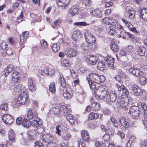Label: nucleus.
<instances>
[{
	"label": "nucleus",
	"mask_w": 147,
	"mask_h": 147,
	"mask_svg": "<svg viewBox=\"0 0 147 147\" xmlns=\"http://www.w3.org/2000/svg\"><path fill=\"white\" fill-rule=\"evenodd\" d=\"M109 93L107 89L101 87L99 89H96L94 91V96L97 99V98L101 99L106 98L107 99L109 100Z\"/></svg>",
	"instance_id": "obj_1"
},
{
	"label": "nucleus",
	"mask_w": 147,
	"mask_h": 147,
	"mask_svg": "<svg viewBox=\"0 0 147 147\" xmlns=\"http://www.w3.org/2000/svg\"><path fill=\"white\" fill-rule=\"evenodd\" d=\"M89 77L92 81L98 84L104 82L105 79L103 75L100 76L97 74L94 73L90 74Z\"/></svg>",
	"instance_id": "obj_2"
},
{
	"label": "nucleus",
	"mask_w": 147,
	"mask_h": 147,
	"mask_svg": "<svg viewBox=\"0 0 147 147\" xmlns=\"http://www.w3.org/2000/svg\"><path fill=\"white\" fill-rule=\"evenodd\" d=\"M128 100L127 98H122L120 99H119L117 100V102L115 107L117 108H122L126 107L128 105Z\"/></svg>",
	"instance_id": "obj_3"
},
{
	"label": "nucleus",
	"mask_w": 147,
	"mask_h": 147,
	"mask_svg": "<svg viewBox=\"0 0 147 147\" xmlns=\"http://www.w3.org/2000/svg\"><path fill=\"white\" fill-rule=\"evenodd\" d=\"M141 109L138 107L135 106H131L130 108V114L133 117H138L142 114Z\"/></svg>",
	"instance_id": "obj_4"
},
{
	"label": "nucleus",
	"mask_w": 147,
	"mask_h": 147,
	"mask_svg": "<svg viewBox=\"0 0 147 147\" xmlns=\"http://www.w3.org/2000/svg\"><path fill=\"white\" fill-rule=\"evenodd\" d=\"M28 101L27 96L26 93L23 91L20 94L18 98L16 103L18 105H23Z\"/></svg>",
	"instance_id": "obj_5"
},
{
	"label": "nucleus",
	"mask_w": 147,
	"mask_h": 147,
	"mask_svg": "<svg viewBox=\"0 0 147 147\" xmlns=\"http://www.w3.org/2000/svg\"><path fill=\"white\" fill-rule=\"evenodd\" d=\"M84 35L86 41L92 43L95 42L96 39L95 37L88 30H85Z\"/></svg>",
	"instance_id": "obj_6"
},
{
	"label": "nucleus",
	"mask_w": 147,
	"mask_h": 147,
	"mask_svg": "<svg viewBox=\"0 0 147 147\" xmlns=\"http://www.w3.org/2000/svg\"><path fill=\"white\" fill-rule=\"evenodd\" d=\"M129 72L135 77H139L143 74L142 71L139 68L134 66H131L129 69Z\"/></svg>",
	"instance_id": "obj_7"
},
{
	"label": "nucleus",
	"mask_w": 147,
	"mask_h": 147,
	"mask_svg": "<svg viewBox=\"0 0 147 147\" xmlns=\"http://www.w3.org/2000/svg\"><path fill=\"white\" fill-rule=\"evenodd\" d=\"M138 14L140 18L144 21H147V8L140 7L138 10Z\"/></svg>",
	"instance_id": "obj_8"
},
{
	"label": "nucleus",
	"mask_w": 147,
	"mask_h": 147,
	"mask_svg": "<svg viewBox=\"0 0 147 147\" xmlns=\"http://www.w3.org/2000/svg\"><path fill=\"white\" fill-rule=\"evenodd\" d=\"M65 55L68 58H72L76 57L77 51L70 47L67 48L65 50Z\"/></svg>",
	"instance_id": "obj_9"
},
{
	"label": "nucleus",
	"mask_w": 147,
	"mask_h": 147,
	"mask_svg": "<svg viewBox=\"0 0 147 147\" xmlns=\"http://www.w3.org/2000/svg\"><path fill=\"white\" fill-rule=\"evenodd\" d=\"M98 59V57L97 56L90 55L87 56L86 60L88 64L95 65Z\"/></svg>",
	"instance_id": "obj_10"
},
{
	"label": "nucleus",
	"mask_w": 147,
	"mask_h": 147,
	"mask_svg": "<svg viewBox=\"0 0 147 147\" xmlns=\"http://www.w3.org/2000/svg\"><path fill=\"white\" fill-rule=\"evenodd\" d=\"M2 120L5 123L7 124H11L14 120L13 117L9 114L3 115L2 118Z\"/></svg>",
	"instance_id": "obj_11"
},
{
	"label": "nucleus",
	"mask_w": 147,
	"mask_h": 147,
	"mask_svg": "<svg viewBox=\"0 0 147 147\" xmlns=\"http://www.w3.org/2000/svg\"><path fill=\"white\" fill-rule=\"evenodd\" d=\"M131 89L134 95L136 96H139L143 94V90L137 86H133L131 87Z\"/></svg>",
	"instance_id": "obj_12"
},
{
	"label": "nucleus",
	"mask_w": 147,
	"mask_h": 147,
	"mask_svg": "<svg viewBox=\"0 0 147 147\" xmlns=\"http://www.w3.org/2000/svg\"><path fill=\"white\" fill-rule=\"evenodd\" d=\"M36 132L34 130H31L28 131L27 139L29 140H35L36 138Z\"/></svg>",
	"instance_id": "obj_13"
},
{
	"label": "nucleus",
	"mask_w": 147,
	"mask_h": 147,
	"mask_svg": "<svg viewBox=\"0 0 147 147\" xmlns=\"http://www.w3.org/2000/svg\"><path fill=\"white\" fill-rule=\"evenodd\" d=\"M81 48L84 51H87L91 49L92 45L91 43H89L86 41L82 43L81 46Z\"/></svg>",
	"instance_id": "obj_14"
},
{
	"label": "nucleus",
	"mask_w": 147,
	"mask_h": 147,
	"mask_svg": "<svg viewBox=\"0 0 147 147\" xmlns=\"http://www.w3.org/2000/svg\"><path fill=\"white\" fill-rule=\"evenodd\" d=\"M73 95L72 89L69 87L66 88L65 92L63 93L64 98H66L67 99H69Z\"/></svg>",
	"instance_id": "obj_15"
},
{
	"label": "nucleus",
	"mask_w": 147,
	"mask_h": 147,
	"mask_svg": "<svg viewBox=\"0 0 147 147\" xmlns=\"http://www.w3.org/2000/svg\"><path fill=\"white\" fill-rule=\"evenodd\" d=\"M70 1V0H57L56 2L59 6L65 7H67Z\"/></svg>",
	"instance_id": "obj_16"
},
{
	"label": "nucleus",
	"mask_w": 147,
	"mask_h": 147,
	"mask_svg": "<svg viewBox=\"0 0 147 147\" xmlns=\"http://www.w3.org/2000/svg\"><path fill=\"white\" fill-rule=\"evenodd\" d=\"M54 139V137L49 134L44 135L42 137L43 140L45 142L48 143L49 142L53 141Z\"/></svg>",
	"instance_id": "obj_17"
},
{
	"label": "nucleus",
	"mask_w": 147,
	"mask_h": 147,
	"mask_svg": "<svg viewBox=\"0 0 147 147\" xmlns=\"http://www.w3.org/2000/svg\"><path fill=\"white\" fill-rule=\"evenodd\" d=\"M106 62L107 64L109 67L112 69L114 67V63L115 61V59L111 57H108L105 61Z\"/></svg>",
	"instance_id": "obj_18"
},
{
	"label": "nucleus",
	"mask_w": 147,
	"mask_h": 147,
	"mask_svg": "<svg viewBox=\"0 0 147 147\" xmlns=\"http://www.w3.org/2000/svg\"><path fill=\"white\" fill-rule=\"evenodd\" d=\"M107 32L109 35L113 36L115 33V28L112 26H106Z\"/></svg>",
	"instance_id": "obj_19"
},
{
	"label": "nucleus",
	"mask_w": 147,
	"mask_h": 147,
	"mask_svg": "<svg viewBox=\"0 0 147 147\" xmlns=\"http://www.w3.org/2000/svg\"><path fill=\"white\" fill-rule=\"evenodd\" d=\"M81 137L85 141H88L90 138L88 133L86 130H83L81 132Z\"/></svg>",
	"instance_id": "obj_20"
},
{
	"label": "nucleus",
	"mask_w": 147,
	"mask_h": 147,
	"mask_svg": "<svg viewBox=\"0 0 147 147\" xmlns=\"http://www.w3.org/2000/svg\"><path fill=\"white\" fill-rule=\"evenodd\" d=\"M79 36H82L80 31L77 30L74 31L72 37L73 40L76 42L78 40L77 38Z\"/></svg>",
	"instance_id": "obj_21"
},
{
	"label": "nucleus",
	"mask_w": 147,
	"mask_h": 147,
	"mask_svg": "<svg viewBox=\"0 0 147 147\" xmlns=\"http://www.w3.org/2000/svg\"><path fill=\"white\" fill-rule=\"evenodd\" d=\"M27 85L28 89L30 91L33 92L35 90V89L33 85V81L30 78L28 79Z\"/></svg>",
	"instance_id": "obj_22"
},
{
	"label": "nucleus",
	"mask_w": 147,
	"mask_h": 147,
	"mask_svg": "<svg viewBox=\"0 0 147 147\" xmlns=\"http://www.w3.org/2000/svg\"><path fill=\"white\" fill-rule=\"evenodd\" d=\"M92 14L95 17L101 18L102 16V13L101 10L99 9H97L92 10L91 11Z\"/></svg>",
	"instance_id": "obj_23"
},
{
	"label": "nucleus",
	"mask_w": 147,
	"mask_h": 147,
	"mask_svg": "<svg viewBox=\"0 0 147 147\" xmlns=\"http://www.w3.org/2000/svg\"><path fill=\"white\" fill-rule=\"evenodd\" d=\"M14 67L12 64H10L7 65V67H6L4 69L5 75L7 76L14 69Z\"/></svg>",
	"instance_id": "obj_24"
},
{
	"label": "nucleus",
	"mask_w": 147,
	"mask_h": 147,
	"mask_svg": "<svg viewBox=\"0 0 147 147\" xmlns=\"http://www.w3.org/2000/svg\"><path fill=\"white\" fill-rule=\"evenodd\" d=\"M8 138L12 142H15V134L13 131L10 130L8 133Z\"/></svg>",
	"instance_id": "obj_25"
},
{
	"label": "nucleus",
	"mask_w": 147,
	"mask_h": 147,
	"mask_svg": "<svg viewBox=\"0 0 147 147\" xmlns=\"http://www.w3.org/2000/svg\"><path fill=\"white\" fill-rule=\"evenodd\" d=\"M78 10L79 9L77 6L74 5L71 7L69 10V11L71 15L74 16L78 12Z\"/></svg>",
	"instance_id": "obj_26"
},
{
	"label": "nucleus",
	"mask_w": 147,
	"mask_h": 147,
	"mask_svg": "<svg viewBox=\"0 0 147 147\" xmlns=\"http://www.w3.org/2000/svg\"><path fill=\"white\" fill-rule=\"evenodd\" d=\"M106 66L104 61H100L98 63V69L100 71L104 70L106 68Z\"/></svg>",
	"instance_id": "obj_27"
},
{
	"label": "nucleus",
	"mask_w": 147,
	"mask_h": 147,
	"mask_svg": "<svg viewBox=\"0 0 147 147\" xmlns=\"http://www.w3.org/2000/svg\"><path fill=\"white\" fill-rule=\"evenodd\" d=\"M109 96L110 100L112 102H113L116 100L117 94L115 91H112L110 92Z\"/></svg>",
	"instance_id": "obj_28"
},
{
	"label": "nucleus",
	"mask_w": 147,
	"mask_h": 147,
	"mask_svg": "<svg viewBox=\"0 0 147 147\" xmlns=\"http://www.w3.org/2000/svg\"><path fill=\"white\" fill-rule=\"evenodd\" d=\"M62 139L64 140H68L72 137L71 135L67 132H64L62 135Z\"/></svg>",
	"instance_id": "obj_29"
},
{
	"label": "nucleus",
	"mask_w": 147,
	"mask_h": 147,
	"mask_svg": "<svg viewBox=\"0 0 147 147\" xmlns=\"http://www.w3.org/2000/svg\"><path fill=\"white\" fill-rule=\"evenodd\" d=\"M120 122L121 125L125 128H128L129 127V123L127 122L126 119L124 118H122L120 121Z\"/></svg>",
	"instance_id": "obj_30"
},
{
	"label": "nucleus",
	"mask_w": 147,
	"mask_h": 147,
	"mask_svg": "<svg viewBox=\"0 0 147 147\" xmlns=\"http://www.w3.org/2000/svg\"><path fill=\"white\" fill-rule=\"evenodd\" d=\"M146 50V49L144 47H140L138 48L137 50L138 53L139 55L144 56Z\"/></svg>",
	"instance_id": "obj_31"
},
{
	"label": "nucleus",
	"mask_w": 147,
	"mask_h": 147,
	"mask_svg": "<svg viewBox=\"0 0 147 147\" xmlns=\"http://www.w3.org/2000/svg\"><path fill=\"white\" fill-rule=\"evenodd\" d=\"M67 120L69 121V122L71 124L74 123L75 121V118L74 116L70 114H68L66 116Z\"/></svg>",
	"instance_id": "obj_32"
},
{
	"label": "nucleus",
	"mask_w": 147,
	"mask_h": 147,
	"mask_svg": "<svg viewBox=\"0 0 147 147\" xmlns=\"http://www.w3.org/2000/svg\"><path fill=\"white\" fill-rule=\"evenodd\" d=\"M12 80L14 82H17L20 77V74L17 71H14L12 74Z\"/></svg>",
	"instance_id": "obj_33"
},
{
	"label": "nucleus",
	"mask_w": 147,
	"mask_h": 147,
	"mask_svg": "<svg viewBox=\"0 0 147 147\" xmlns=\"http://www.w3.org/2000/svg\"><path fill=\"white\" fill-rule=\"evenodd\" d=\"M87 80H88V83L89 84L90 88L92 89H94V92H93V94L94 95V91L96 89H99L100 87H96V85L91 82L90 81L89 78H87Z\"/></svg>",
	"instance_id": "obj_34"
},
{
	"label": "nucleus",
	"mask_w": 147,
	"mask_h": 147,
	"mask_svg": "<svg viewBox=\"0 0 147 147\" xmlns=\"http://www.w3.org/2000/svg\"><path fill=\"white\" fill-rule=\"evenodd\" d=\"M99 116L98 113H90L88 115V119L89 120H92L97 119Z\"/></svg>",
	"instance_id": "obj_35"
},
{
	"label": "nucleus",
	"mask_w": 147,
	"mask_h": 147,
	"mask_svg": "<svg viewBox=\"0 0 147 147\" xmlns=\"http://www.w3.org/2000/svg\"><path fill=\"white\" fill-rule=\"evenodd\" d=\"M60 109L61 112H63L62 114L63 115H66L67 114L69 113V110L64 105L61 106Z\"/></svg>",
	"instance_id": "obj_36"
},
{
	"label": "nucleus",
	"mask_w": 147,
	"mask_h": 147,
	"mask_svg": "<svg viewBox=\"0 0 147 147\" xmlns=\"http://www.w3.org/2000/svg\"><path fill=\"white\" fill-rule=\"evenodd\" d=\"M53 51L54 52H57L60 49L59 45V43H54L51 47Z\"/></svg>",
	"instance_id": "obj_37"
},
{
	"label": "nucleus",
	"mask_w": 147,
	"mask_h": 147,
	"mask_svg": "<svg viewBox=\"0 0 147 147\" xmlns=\"http://www.w3.org/2000/svg\"><path fill=\"white\" fill-rule=\"evenodd\" d=\"M91 108L96 111L99 109L100 107L98 103L96 102L93 101L91 104Z\"/></svg>",
	"instance_id": "obj_38"
},
{
	"label": "nucleus",
	"mask_w": 147,
	"mask_h": 147,
	"mask_svg": "<svg viewBox=\"0 0 147 147\" xmlns=\"http://www.w3.org/2000/svg\"><path fill=\"white\" fill-rule=\"evenodd\" d=\"M141 106L144 111V117L145 118H147V107L144 103L142 102L141 104Z\"/></svg>",
	"instance_id": "obj_39"
},
{
	"label": "nucleus",
	"mask_w": 147,
	"mask_h": 147,
	"mask_svg": "<svg viewBox=\"0 0 147 147\" xmlns=\"http://www.w3.org/2000/svg\"><path fill=\"white\" fill-rule=\"evenodd\" d=\"M31 121H29L26 118L24 119L23 120L22 125L26 127H29L31 125Z\"/></svg>",
	"instance_id": "obj_40"
},
{
	"label": "nucleus",
	"mask_w": 147,
	"mask_h": 147,
	"mask_svg": "<svg viewBox=\"0 0 147 147\" xmlns=\"http://www.w3.org/2000/svg\"><path fill=\"white\" fill-rule=\"evenodd\" d=\"M111 49L114 52L117 51L118 50V47L114 41H112L110 45Z\"/></svg>",
	"instance_id": "obj_41"
},
{
	"label": "nucleus",
	"mask_w": 147,
	"mask_h": 147,
	"mask_svg": "<svg viewBox=\"0 0 147 147\" xmlns=\"http://www.w3.org/2000/svg\"><path fill=\"white\" fill-rule=\"evenodd\" d=\"M27 117L29 120L32 119L33 118H36V114L35 115H33V113L31 110H29L27 115Z\"/></svg>",
	"instance_id": "obj_42"
},
{
	"label": "nucleus",
	"mask_w": 147,
	"mask_h": 147,
	"mask_svg": "<svg viewBox=\"0 0 147 147\" xmlns=\"http://www.w3.org/2000/svg\"><path fill=\"white\" fill-rule=\"evenodd\" d=\"M31 122V126L34 129H35V130L37 129L39 126L38 121L36 120H34Z\"/></svg>",
	"instance_id": "obj_43"
},
{
	"label": "nucleus",
	"mask_w": 147,
	"mask_h": 147,
	"mask_svg": "<svg viewBox=\"0 0 147 147\" xmlns=\"http://www.w3.org/2000/svg\"><path fill=\"white\" fill-rule=\"evenodd\" d=\"M40 42L41 47L42 49H45L48 48V44L44 40H41Z\"/></svg>",
	"instance_id": "obj_44"
},
{
	"label": "nucleus",
	"mask_w": 147,
	"mask_h": 147,
	"mask_svg": "<svg viewBox=\"0 0 147 147\" xmlns=\"http://www.w3.org/2000/svg\"><path fill=\"white\" fill-rule=\"evenodd\" d=\"M60 106H59V107L56 106L55 107H53L52 109V111L55 114L59 113L61 112V111L60 110Z\"/></svg>",
	"instance_id": "obj_45"
},
{
	"label": "nucleus",
	"mask_w": 147,
	"mask_h": 147,
	"mask_svg": "<svg viewBox=\"0 0 147 147\" xmlns=\"http://www.w3.org/2000/svg\"><path fill=\"white\" fill-rule=\"evenodd\" d=\"M49 90L52 93H54L56 91L55 83L52 82L50 84L49 88Z\"/></svg>",
	"instance_id": "obj_46"
},
{
	"label": "nucleus",
	"mask_w": 147,
	"mask_h": 147,
	"mask_svg": "<svg viewBox=\"0 0 147 147\" xmlns=\"http://www.w3.org/2000/svg\"><path fill=\"white\" fill-rule=\"evenodd\" d=\"M8 105L7 103H3L0 106V109L4 111H7L8 110L7 108Z\"/></svg>",
	"instance_id": "obj_47"
},
{
	"label": "nucleus",
	"mask_w": 147,
	"mask_h": 147,
	"mask_svg": "<svg viewBox=\"0 0 147 147\" xmlns=\"http://www.w3.org/2000/svg\"><path fill=\"white\" fill-rule=\"evenodd\" d=\"M74 24L77 26H86L88 25H89V24H87L85 22H75L74 23Z\"/></svg>",
	"instance_id": "obj_48"
},
{
	"label": "nucleus",
	"mask_w": 147,
	"mask_h": 147,
	"mask_svg": "<svg viewBox=\"0 0 147 147\" xmlns=\"http://www.w3.org/2000/svg\"><path fill=\"white\" fill-rule=\"evenodd\" d=\"M140 82L142 85L145 84L147 82L146 78L145 77H142L140 79Z\"/></svg>",
	"instance_id": "obj_49"
},
{
	"label": "nucleus",
	"mask_w": 147,
	"mask_h": 147,
	"mask_svg": "<svg viewBox=\"0 0 147 147\" xmlns=\"http://www.w3.org/2000/svg\"><path fill=\"white\" fill-rule=\"evenodd\" d=\"M60 77L61 84L63 87H65L66 85V82L65 81V79H64V78L63 75H62L61 76V75Z\"/></svg>",
	"instance_id": "obj_50"
},
{
	"label": "nucleus",
	"mask_w": 147,
	"mask_h": 147,
	"mask_svg": "<svg viewBox=\"0 0 147 147\" xmlns=\"http://www.w3.org/2000/svg\"><path fill=\"white\" fill-rule=\"evenodd\" d=\"M115 130L113 128L111 127L108 129H106L105 130L106 133L109 135H111L113 134L114 133Z\"/></svg>",
	"instance_id": "obj_51"
},
{
	"label": "nucleus",
	"mask_w": 147,
	"mask_h": 147,
	"mask_svg": "<svg viewBox=\"0 0 147 147\" xmlns=\"http://www.w3.org/2000/svg\"><path fill=\"white\" fill-rule=\"evenodd\" d=\"M128 13L129 15V18H133L135 14V11L134 10H129L128 11Z\"/></svg>",
	"instance_id": "obj_52"
},
{
	"label": "nucleus",
	"mask_w": 147,
	"mask_h": 147,
	"mask_svg": "<svg viewBox=\"0 0 147 147\" xmlns=\"http://www.w3.org/2000/svg\"><path fill=\"white\" fill-rule=\"evenodd\" d=\"M110 120L115 127H118V124L117 123V121L114 118L112 117L111 118Z\"/></svg>",
	"instance_id": "obj_53"
},
{
	"label": "nucleus",
	"mask_w": 147,
	"mask_h": 147,
	"mask_svg": "<svg viewBox=\"0 0 147 147\" xmlns=\"http://www.w3.org/2000/svg\"><path fill=\"white\" fill-rule=\"evenodd\" d=\"M120 30V36H121L122 38L124 39H126V38L125 36V32H126L125 31L123 28L121 30Z\"/></svg>",
	"instance_id": "obj_54"
},
{
	"label": "nucleus",
	"mask_w": 147,
	"mask_h": 147,
	"mask_svg": "<svg viewBox=\"0 0 147 147\" xmlns=\"http://www.w3.org/2000/svg\"><path fill=\"white\" fill-rule=\"evenodd\" d=\"M121 88H122V91L126 95H128L129 92L128 90L127 89L126 87L123 85H121Z\"/></svg>",
	"instance_id": "obj_55"
},
{
	"label": "nucleus",
	"mask_w": 147,
	"mask_h": 147,
	"mask_svg": "<svg viewBox=\"0 0 147 147\" xmlns=\"http://www.w3.org/2000/svg\"><path fill=\"white\" fill-rule=\"evenodd\" d=\"M7 47V44L5 42H2L0 45V47L3 51H4L5 50Z\"/></svg>",
	"instance_id": "obj_56"
},
{
	"label": "nucleus",
	"mask_w": 147,
	"mask_h": 147,
	"mask_svg": "<svg viewBox=\"0 0 147 147\" xmlns=\"http://www.w3.org/2000/svg\"><path fill=\"white\" fill-rule=\"evenodd\" d=\"M83 3L87 6H90L91 4V1L90 0H83Z\"/></svg>",
	"instance_id": "obj_57"
},
{
	"label": "nucleus",
	"mask_w": 147,
	"mask_h": 147,
	"mask_svg": "<svg viewBox=\"0 0 147 147\" xmlns=\"http://www.w3.org/2000/svg\"><path fill=\"white\" fill-rule=\"evenodd\" d=\"M22 118L21 117H19L16 119V122L17 124L20 125L23 123V120L22 121Z\"/></svg>",
	"instance_id": "obj_58"
},
{
	"label": "nucleus",
	"mask_w": 147,
	"mask_h": 147,
	"mask_svg": "<svg viewBox=\"0 0 147 147\" xmlns=\"http://www.w3.org/2000/svg\"><path fill=\"white\" fill-rule=\"evenodd\" d=\"M47 144V147H55L56 146V144L55 143L51 142H49Z\"/></svg>",
	"instance_id": "obj_59"
},
{
	"label": "nucleus",
	"mask_w": 147,
	"mask_h": 147,
	"mask_svg": "<svg viewBox=\"0 0 147 147\" xmlns=\"http://www.w3.org/2000/svg\"><path fill=\"white\" fill-rule=\"evenodd\" d=\"M109 135L107 134L104 135L102 139L105 142H107L109 140Z\"/></svg>",
	"instance_id": "obj_60"
},
{
	"label": "nucleus",
	"mask_w": 147,
	"mask_h": 147,
	"mask_svg": "<svg viewBox=\"0 0 147 147\" xmlns=\"http://www.w3.org/2000/svg\"><path fill=\"white\" fill-rule=\"evenodd\" d=\"M110 19V18L106 17L102 19V21L103 23L108 25V23H109V21Z\"/></svg>",
	"instance_id": "obj_61"
},
{
	"label": "nucleus",
	"mask_w": 147,
	"mask_h": 147,
	"mask_svg": "<svg viewBox=\"0 0 147 147\" xmlns=\"http://www.w3.org/2000/svg\"><path fill=\"white\" fill-rule=\"evenodd\" d=\"M61 126L60 125H58L56 126V129L57 130V131L56 132V133L58 134V135L61 136V134L60 132H61V131L60 129H59L60 128Z\"/></svg>",
	"instance_id": "obj_62"
},
{
	"label": "nucleus",
	"mask_w": 147,
	"mask_h": 147,
	"mask_svg": "<svg viewBox=\"0 0 147 147\" xmlns=\"http://www.w3.org/2000/svg\"><path fill=\"white\" fill-rule=\"evenodd\" d=\"M60 22L59 20H57L54 22V25H52V26L54 28H55V27L59 25Z\"/></svg>",
	"instance_id": "obj_63"
},
{
	"label": "nucleus",
	"mask_w": 147,
	"mask_h": 147,
	"mask_svg": "<svg viewBox=\"0 0 147 147\" xmlns=\"http://www.w3.org/2000/svg\"><path fill=\"white\" fill-rule=\"evenodd\" d=\"M132 138H130L127 142L126 145L127 147H131V144L133 142V141L132 140Z\"/></svg>",
	"instance_id": "obj_64"
}]
</instances>
